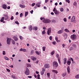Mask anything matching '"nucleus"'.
Listing matches in <instances>:
<instances>
[{"instance_id": "nucleus-1", "label": "nucleus", "mask_w": 79, "mask_h": 79, "mask_svg": "<svg viewBox=\"0 0 79 79\" xmlns=\"http://www.w3.org/2000/svg\"><path fill=\"white\" fill-rule=\"evenodd\" d=\"M24 73L27 76H28L30 74V70L28 68H26V71Z\"/></svg>"}, {"instance_id": "nucleus-2", "label": "nucleus", "mask_w": 79, "mask_h": 79, "mask_svg": "<svg viewBox=\"0 0 79 79\" xmlns=\"http://www.w3.org/2000/svg\"><path fill=\"white\" fill-rule=\"evenodd\" d=\"M52 65L54 68H57L58 66V64L56 61H54L52 63Z\"/></svg>"}, {"instance_id": "nucleus-3", "label": "nucleus", "mask_w": 79, "mask_h": 79, "mask_svg": "<svg viewBox=\"0 0 79 79\" xmlns=\"http://www.w3.org/2000/svg\"><path fill=\"white\" fill-rule=\"evenodd\" d=\"M71 38L73 40H75L77 39V36L75 34H73L71 35Z\"/></svg>"}, {"instance_id": "nucleus-4", "label": "nucleus", "mask_w": 79, "mask_h": 79, "mask_svg": "<svg viewBox=\"0 0 79 79\" xmlns=\"http://www.w3.org/2000/svg\"><path fill=\"white\" fill-rule=\"evenodd\" d=\"M43 22L44 23H49L51 22V21L49 19H44V20L43 21Z\"/></svg>"}, {"instance_id": "nucleus-5", "label": "nucleus", "mask_w": 79, "mask_h": 79, "mask_svg": "<svg viewBox=\"0 0 79 79\" xmlns=\"http://www.w3.org/2000/svg\"><path fill=\"white\" fill-rule=\"evenodd\" d=\"M52 32V30L51 28H49L48 29V31H47V34L48 35H50L51 34V32Z\"/></svg>"}, {"instance_id": "nucleus-6", "label": "nucleus", "mask_w": 79, "mask_h": 79, "mask_svg": "<svg viewBox=\"0 0 79 79\" xmlns=\"http://www.w3.org/2000/svg\"><path fill=\"white\" fill-rule=\"evenodd\" d=\"M67 63L68 65H70V64L71 63V59H68V60L67 61Z\"/></svg>"}, {"instance_id": "nucleus-7", "label": "nucleus", "mask_w": 79, "mask_h": 79, "mask_svg": "<svg viewBox=\"0 0 79 79\" xmlns=\"http://www.w3.org/2000/svg\"><path fill=\"white\" fill-rule=\"evenodd\" d=\"M11 38H9L7 39V44H10V41H11Z\"/></svg>"}, {"instance_id": "nucleus-8", "label": "nucleus", "mask_w": 79, "mask_h": 79, "mask_svg": "<svg viewBox=\"0 0 79 79\" xmlns=\"http://www.w3.org/2000/svg\"><path fill=\"white\" fill-rule=\"evenodd\" d=\"M40 4H41V3L40 2H39L38 3L35 4L36 6H37V7H38V8H40Z\"/></svg>"}, {"instance_id": "nucleus-9", "label": "nucleus", "mask_w": 79, "mask_h": 79, "mask_svg": "<svg viewBox=\"0 0 79 79\" xmlns=\"http://www.w3.org/2000/svg\"><path fill=\"white\" fill-rule=\"evenodd\" d=\"M44 67L45 68H48L50 67V65L48 64H44Z\"/></svg>"}, {"instance_id": "nucleus-10", "label": "nucleus", "mask_w": 79, "mask_h": 79, "mask_svg": "<svg viewBox=\"0 0 79 79\" xmlns=\"http://www.w3.org/2000/svg\"><path fill=\"white\" fill-rule=\"evenodd\" d=\"M67 69L68 73H69H69H70V68H69V66H67Z\"/></svg>"}, {"instance_id": "nucleus-11", "label": "nucleus", "mask_w": 79, "mask_h": 79, "mask_svg": "<svg viewBox=\"0 0 79 79\" xmlns=\"http://www.w3.org/2000/svg\"><path fill=\"white\" fill-rule=\"evenodd\" d=\"M75 19H76V18H75V16H73L72 17V18L71 19V22H74V21H75Z\"/></svg>"}, {"instance_id": "nucleus-12", "label": "nucleus", "mask_w": 79, "mask_h": 79, "mask_svg": "<svg viewBox=\"0 0 79 79\" xmlns=\"http://www.w3.org/2000/svg\"><path fill=\"white\" fill-rule=\"evenodd\" d=\"M31 59L33 60V61H36L37 60V58L35 57L34 56H31Z\"/></svg>"}, {"instance_id": "nucleus-13", "label": "nucleus", "mask_w": 79, "mask_h": 79, "mask_svg": "<svg viewBox=\"0 0 79 79\" xmlns=\"http://www.w3.org/2000/svg\"><path fill=\"white\" fill-rule=\"evenodd\" d=\"M2 7L3 8V9H4L5 10H6V8H7V6H6V5L5 4H3L2 6Z\"/></svg>"}, {"instance_id": "nucleus-14", "label": "nucleus", "mask_w": 79, "mask_h": 79, "mask_svg": "<svg viewBox=\"0 0 79 79\" xmlns=\"http://www.w3.org/2000/svg\"><path fill=\"white\" fill-rule=\"evenodd\" d=\"M63 30H60L57 32V34H61V33H63Z\"/></svg>"}, {"instance_id": "nucleus-15", "label": "nucleus", "mask_w": 79, "mask_h": 79, "mask_svg": "<svg viewBox=\"0 0 79 79\" xmlns=\"http://www.w3.org/2000/svg\"><path fill=\"white\" fill-rule=\"evenodd\" d=\"M29 29L30 31H32V26L31 25H30L29 27Z\"/></svg>"}, {"instance_id": "nucleus-16", "label": "nucleus", "mask_w": 79, "mask_h": 79, "mask_svg": "<svg viewBox=\"0 0 79 79\" xmlns=\"http://www.w3.org/2000/svg\"><path fill=\"white\" fill-rule=\"evenodd\" d=\"M55 15H58V14H60V12L58 11L57 10H56L54 12Z\"/></svg>"}, {"instance_id": "nucleus-17", "label": "nucleus", "mask_w": 79, "mask_h": 79, "mask_svg": "<svg viewBox=\"0 0 79 79\" xmlns=\"http://www.w3.org/2000/svg\"><path fill=\"white\" fill-rule=\"evenodd\" d=\"M55 40L57 42H60V40H58V37L57 36L55 37Z\"/></svg>"}, {"instance_id": "nucleus-18", "label": "nucleus", "mask_w": 79, "mask_h": 79, "mask_svg": "<svg viewBox=\"0 0 79 79\" xmlns=\"http://www.w3.org/2000/svg\"><path fill=\"white\" fill-rule=\"evenodd\" d=\"M20 7H21V8H25L26 7V6L25 5H23L21 4H20L19 5Z\"/></svg>"}, {"instance_id": "nucleus-19", "label": "nucleus", "mask_w": 79, "mask_h": 79, "mask_svg": "<svg viewBox=\"0 0 79 79\" xmlns=\"http://www.w3.org/2000/svg\"><path fill=\"white\" fill-rule=\"evenodd\" d=\"M33 30H35V31H37L38 29V28L37 27H33Z\"/></svg>"}, {"instance_id": "nucleus-20", "label": "nucleus", "mask_w": 79, "mask_h": 79, "mask_svg": "<svg viewBox=\"0 0 79 79\" xmlns=\"http://www.w3.org/2000/svg\"><path fill=\"white\" fill-rule=\"evenodd\" d=\"M52 71L53 73H56V74H57L58 73V71H57V70H52Z\"/></svg>"}, {"instance_id": "nucleus-21", "label": "nucleus", "mask_w": 79, "mask_h": 79, "mask_svg": "<svg viewBox=\"0 0 79 79\" xmlns=\"http://www.w3.org/2000/svg\"><path fill=\"white\" fill-rule=\"evenodd\" d=\"M66 73H64L62 74V76H63V77H65V76H66Z\"/></svg>"}, {"instance_id": "nucleus-22", "label": "nucleus", "mask_w": 79, "mask_h": 79, "mask_svg": "<svg viewBox=\"0 0 79 79\" xmlns=\"http://www.w3.org/2000/svg\"><path fill=\"white\" fill-rule=\"evenodd\" d=\"M66 61H67V59L66 58H65L64 59V64H65L66 63Z\"/></svg>"}, {"instance_id": "nucleus-23", "label": "nucleus", "mask_w": 79, "mask_h": 79, "mask_svg": "<svg viewBox=\"0 0 79 79\" xmlns=\"http://www.w3.org/2000/svg\"><path fill=\"white\" fill-rule=\"evenodd\" d=\"M58 62L60 64H61V61L60 60V58H58Z\"/></svg>"}, {"instance_id": "nucleus-24", "label": "nucleus", "mask_w": 79, "mask_h": 79, "mask_svg": "<svg viewBox=\"0 0 79 79\" xmlns=\"http://www.w3.org/2000/svg\"><path fill=\"white\" fill-rule=\"evenodd\" d=\"M14 39L15 41H18V38L16 37L15 36H14Z\"/></svg>"}, {"instance_id": "nucleus-25", "label": "nucleus", "mask_w": 79, "mask_h": 79, "mask_svg": "<svg viewBox=\"0 0 79 79\" xmlns=\"http://www.w3.org/2000/svg\"><path fill=\"white\" fill-rule=\"evenodd\" d=\"M64 31H65L66 32H69V30H68L67 29H65L64 30Z\"/></svg>"}, {"instance_id": "nucleus-26", "label": "nucleus", "mask_w": 79, "mask_h": 79, "mask_svg": "<svg viewBox=\"0 0 79 79\" xmlns=\"http://www.w3.org/2000/svg\"><path fill=\"white\" fill-rule=\"evenodd\" d=\"M75 78L76 79H79V74L75 76Z\"/></svg>"}, {"instance_id": "nucleus-27", "label": "nucleus", "mask_w": 79, "mask_h": 79, "mask_svg": "<svg viewBox=\"0 0 79 79\" xmlns=\"http://www.w3.org/2000/svg\"><path fill=\"white\" fill-rule=\"evenodd\" d=\"M27 67H28V68H29V67L30 68V67H31V65L29 64H27Z\"/></svg>"}, {"instance_id": "nucleus-28", "label": "nucleus", "mask_w": 79, "mask_h": 79, "mask_svg": "<svg viewBox=\"0 0 79 79\" xmlns=\"http://www.w3.org/2000/svg\"><path fill=\"white\" fill-rule=\"evenodd\" d=\"M42 48H43V51H44V52H45V49L46 48V47H42Z\"/></svg>"}, {"instance_id": "nucleus-29", "label": "nucleus", "mask_w": 79, "mask_h": 79, "mask_svg": "<svg viewBox=\"0 0 79 79\" xmlns=\"http://www.w3.org/2000/svg\"><path fill=\"white\" fill-rule=\"evenodd\" d=\"M4 19H5V18L4 17H2V18L1 19V20H0V21L1 22H3V21Z\"/></svg>"}, {"instance_id": "nucleus-30", "label": "nucleus", "mask_w": 79, "mask_h": 79, "mask_svg": "<svg viewBox=\"0 0 79 79\" xmlns=\"http://www.w3.org/2000/svg\"><path fill=\"white\" fill-rule=\"evenodd\" d=\"M73 5L74 6H77V2H74L73 3Z\"/></svg>"}, {"instance_id": "nucleus-31", "label": "nucleus", "mask_w": 79, "mask_h": 79, "mask_svg": "<svg viewBox=\"0 0 79 79\" xmlns=\"http://www.w3.org/2000/svg\"><path fill=\"white\" fill-rule=\"evenodd\" d=\"M45 30H44L43 31H42V34L44 35H45Z\"/></svg>"}, {"instance_id": "nucleus-32", "label": "nucleus", "mask_w": 79, "mask_h": 79, "mask_svg": "<svg viewBox=\"0 0 79 79\" xmlns=\"http://www.w3.org/2000/svg\"><path fill=\"white\" fill-rule=\"evenodd\" d=\"M28 12H25V17H26V16H27V15H28Z\"/></svg>"}, {"instance_id": "nucleus-33", "label": "nucleus", "mask_w": 79, "mask_h": 79, "mask_svg": "<svg viewBox=\"0 0 79 79\" xmlns=\"http://www.w3.org/2000/svg\"><path fill=\"white\" fill-rule=\"evenodd\" d=\"M55 53V51H52L51 53V55H53V54Z\"/></svg>"}, {"instance_id": "nucleus-34", "label": "nucleus", "mask_w": 79, "mask_h": 79, "mask_svg": "<svg viewBox=\"0 0 79 79\" xmlns=\"http://www.w3.org/2000/svg\"><path fill=\"white\" fill-rule=\"evenodd\" d=\"M35 52L37 54V55H40V52H38V51H36Z\"/></svg>"}, {"instance_id": "nucleus-35", "label": "nucleus", "mask_w": 79, "mask_h": 79, "mask_svg": "<svg viewBox=\"0 0 79 79\" xmlns=\"http://www.w3.org/2000/svg\"><path fill=\"white\" fill-rule=\"evenodd\" d=\"M12 44H13V45H15V42L14 41V40H12Z\"/></svg>"}, {"instance_id": "nucleus-36", "label": "nucleus", "mask_w": 79, "mask_h": 79, "mask_svg": "<svg viewBox=\"0 0 79 79\" xmlns=\"http://www.w3.org/2000/svg\"><path fill=\"white\" fill-rule=\"evenodd\" d=\"M23 13H21L20 14V17H23Z\"/></svg>"}, {"instance_id": "nucleus-37", "label": "nucleus", "mask_w": 79, "mask_h": 79, "mask_svg": "<svg viewBox=\"0 0 79 79\" xmlns=\"http://www.w3.org/2000/svg\"><path fill=\"white\" fill-rule=\"evenodd\" d=\"M60 10L61 11V12H62V11H63V8H60Z\"/></svg>"}, {"instance_id": "nucleus-38", "label": "nucleus", "mask_w": 79, "mask_h": 79, "mask_svg": "<svg viewBox=\"0 0 79 79\" xmlns=\"http://www.w3.org/2000/svg\"><path fill=\"white\" fill-rule=\"evenodd\" d=\"M40 73L42 75H43V74H44V72L42 71H41L40 72Z\"/></svg>"}, {"instance_id": "nucleus-39", "label": "nucleus", "mask_w": 79, "mask_h": 79, "mask_svg": "<svg viewBox=\"0 0 79 79\" xmlns=\"http://www.w3.org/2000/svg\"><path fill=\"white\" fill-rule=\"evenodd\" d=\"M52 44L53 45H56V41H53L52 42Z\"/></svg>"}, {"instance_id": "nucleus-40", "label": "nucleus", "mask_w": 79, "mask_h": 79, "mask_svg": "<svg viewBox=\"0 0 79 79\" xmlns=\"http://www.w3.org/2000/svg\"><path fill=\"white\" fill-rule=\"evenodd\" d=\"M34 52V51L33 50H32L31 52V54H33Z\"/></svg>"}, {"instance_id": "nucleus-41", "label": "nucleus", "mask_w": 79, "mask_h": 79, "mask_svg": "<svg viewBox=\"0 0 79 79\" xmlns=\"http://www.w3.org/2000/svg\"><path fill=\"white\" fill-rule=\"evenodd\" d=\"M19 38L21 40H22L23 39V37L21 36H19Z\"/></svg>"}, {"instance_id": "nucleus-42", "label": "nucleus", "mask_w": 79, "mask_h": 79, "mask_svg": "<svg viewBox=\"0 0 79 79\" xmlns=\"http://www.w3.org/2000/svg\"><path fill=\"white\" fill-rule=\"evenodd\" d=\"M5 59L6 60H9V59L8 58L6 57H4Z\"/></svg>"}, {"instance_id": "nucleus-43", "label": "nucleus", "mask_w": 79, "mask_h": 79, "mask_svg": "<svg viewBox=\"0 0 79 79\" xmlns=\"http://www.w3.org/2000/svg\"><path fill=\"white\" fill-rule=\"evenodd\" d=\"M11 77L13 79H15V75H12V76H11Z\"/></svg>"}, {"instance_id": "nucleus-44", "label": "nucleus", "mask_w": 79, "mask_h": 79, "mask_svg": "<svg viewBox=\"0 0 79 79\" xmlns=\"http://www.w3.org/2000/svg\"><path fill=\"white\" fill-rule=\"evenodd\" d=\"M66 2H68V3H70V1H69V0H66Z\"/></svg>"}, {"instance_id": "nucleus-45", "label": "nucleus", "mask_w": 79, "mask_h": 79, "mask_svg": "<svg viewBox=\"0 0 79 79\" xmlns=\"http://www.w3.org/2000/svg\"><path fill=\"white\" fill-rule=\"evenodd\" d=\"M47 76H48V77H50V73H47Z\"/></svg>"}, {"instance_id": "nucleus-46", "label": "nucleus", "mask_w": 79, "mask_h": 79, "mask_svg": "<svg viewBox=\"0 0 79 79\" xmlns=\"http://www.w3.org/2000/svg\"><path fill=\"white\" fill-rule=\"evenodd\" d=\"M15 23L16 24H19V22H18V21H16L15 22Z\"/></svg>"}, {"instance_id": "nucleus-47", "label": "nucleus", "mask_w": 79, "mask_h": 79, "mask_svg": "<svg viewBox=\"0 0 79 79\" xmlns=\"http://www.w3.org/2000/svg\"><path fill=\"white\" fill-rule=\"evenodd\" d=\"M72 45L74 47H76V45L74 44H73Z\"/></svg>"}, {"instance_id": "nucleus-48", "label": "nucleus", "mask_w": 79, "mask_h": 79, "mask_svg": "<svg viewBox=\"0 0 79 79\" xmlns=\"http://www.w3.org/2000/svg\"><path fill=\"white\" fill-rule=\"evenodd\" d=\"M49 39L50 40H52V36H50L49 37Z\"/></svg>"}, {"instance_id": "nucleus-49", "label": "nucleus", "mask_w": 79, "mask_h": 79, "mask_svg": "<svg viewBox=\"0 0 79 79\" xmlns=\"http://www.w3.org/2000/svg\"><path fill=\"white\" fill-rule=\"evenodd\" d=\"M2 54L3 55H5V54H6V53H5V51H3L2 52Z\"/></svg>"}, {"instance_id": "nucleus-50", "label": "nucleus", "mask_w": 79, "mask_h": 79, "mask_svg": "<svg viewBox=\"0 0 79 79\" xmlns=\"http://www.w3.org/2000/svg\"><path fill=\"white\" fill-rule=\"evenodd\" d=\"M35 3H33L32 4H31V6H34V5H35Z\"/></svg>"}, {"instance_id": "nucleus-51", "label": "nucleus", "mask_w": 79, "mask_h": 79, "mask_svg": "<svg viewBox=\"0 0 79 79\" xmlns=\"http://www.w3.org/2000/svg\"><path fill=\"white\" fill-rule=\"evenodd\" d=\"M14 19V17L13 16H12L10 18L11 20H13V19Z\"/></svg>"}, {"instance_id": "nucleus-52", "label": "nucleus", "mask_w": 79, "mask_h": 79, "mask_svg": "<svg viewBox=\"0 0 79 79\" xmlns=\"http://www.w3.org/2000/svg\"><path fill=\"white\" fill-rule=\"evenodd\" d=\"M6 70L7 71V72H10V70L8 69H6Z\"/></svg>"}, {"instance_id": "nucleus-53", "label": "nucleus", "mask_w": 79, "mask_h": 79, "mask_svg": "<svg viewBox=\"0 0 79 79\" xmlns=\"http://www.w3.org/2000/svg\"><path fill=\"white\" fill-rule=\"evenodd\" d=\"M64 21H65V22H66V21H67L66 19V18L64 19Z\"/></svg>"}, {"instance_id": "nucleus-54", "label": "nucleus", "mask_w": 79, "mask_h": 79, "mask_svg": "<svg viewBox=\"0 0 79 79\" xmlns=\"http://www.w3.org/2000/svg\"><path fill=\"white\" fill-rule=\"evenodd\" d=\"M56 56V57H57V58L58 59V58H59V54H57Z\"/></svg>"}, {"instance_id": "nucleus-55", "label": "nucleus", "mask_w": 79, "mask_h": 79, "mask_svg": "<svg viewBox=\"0 0 79 79\" xmlns=\"http://www.w3.org/2000/svg\"><path fill=\"white\" fill-rule=\"evenodd\" d=\"M66 46V44H62V46L63 47H64Z\"/></svg>"}, {"instance_id": "nucleus-56", "label": "nucleus", "mask_w": 79, "mask_h": 79, "mask_svg": "<svg viewBox=\"0 0 79 79\" xmlns=\"http://www.w3.org/2000/svg\"><path fill=\"white\" fill-rule=\"evenodd\" d=\"M40 19H41V20H43V19H44H44H45V18L41 17L40 18Z\"/></svg>"}, {"instance_id": "nucleus-57", "label": "nucleus", "mask_w": 79, "mask_h": 79, "mask_svg": "<svg viewBox=\"0 0 79 79\" xmlns=\"http://www.w3.org/2000/svg\"><path fill=\"white\" fill-rule=\"evenodd\" d=\"M55 11H56V8L54 7L53 10V11H54V12H55Z\"/></svg>"}, {"instance_id": "nucleus-58", "label": "nucleus", "mask_w": 79, "mask_h": 79, "mask_svg": "<svg viewBox=\"0 0 79 79\" xmlns=\"http://www.w3.org/2000/svg\"><path fill=\"white\" fill-rule=\"evenodd\" d=\"M69 49H70V50L71 51L73 49V48L72 47H70Z\"/></svg>"}, {"instance_id": "nucleus-59", "label": "nucleus", "mask_w": 79, "mask_h": 79, "mask_svg": "<svg viewBox=\"0 0 79 79\" xmlns=\"http://www.w3.org/2000/svg\"><path fill=\"white\" fill-rule=\"evenodd\" d=\"M22 51L23 52H26V49H22Z\"/></svg>"}, {"instance_id": "nucleus-60", "label": "nucleus", "mask_w": 79, "mask_h": 79, "mask_svg": "<svg viewBox=\"0 0 79 79\" xmlns=\"http://www.w3.org/2000/svg\"><path fill=\"white\" fill-rule=\"evenodd\" d=\"M51 21H52V23H53L54 22V23L56 22V21L55 20H52Z\"/></svg>"}, {"instance_id": "nucleus-61", "label": "nucleus", "mask_w": 79, "mask_h": 79, "mask_svg": "<svg viewBox=\"0 0 79 79\" xmlns=\"http://www.w3.org/2000/svg\"><path fill=\"white\" fill-rule=\"evenodd\" d=\"M48 2V0H45V3H47Z\"/></svg>"}, {"instance_id": "nucleus-62", "label": "nucleus", "mask_w": 79, "mask_h": 79, "mask_svg": "<svg viewBox=\"0 0 79 79\" xmlns=\"http://www.w3.org/2000/svg\"><path fill=\"white\" fill-rule=\"evenodd\" d=\"M28 78H30L31 79V78H32V76H28Z\"/></svg>"}, {"instance_id": "nucleus-63", "label": "nucleus", "mask_w": 79, "mask_h": 79, "mask_svg": "<svg viewBox=\"0 0 79 79\" xmlns=\"http://www.w3.org/2000/svg\"><path fill=\"white\" fill-rule=\"evenodd\" d=\"M70 59H71V60L72 61H74L73 60V58L70 57Z\"/></svg>"}, {"instance_id": "nucleus-64", "label": "nucleus", "mask_w": 79, "mask_h": 79, "mask_svg": "<svg viewBox=\"0 0 79 79\" xmlns=\"http://www.w3.org/2000/svg\"><path fill=\"white\" fill-rule=\"evenodd\" d=\"M7 9L8 10H9V9H10V6H8L7 7Z\"/></svg>"}]
</instances>
